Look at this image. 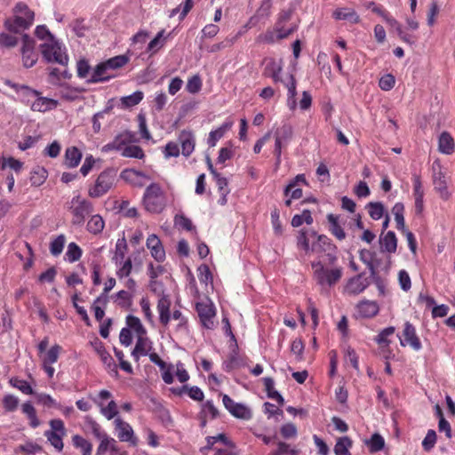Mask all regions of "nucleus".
Here are the masks:
<instances>
[{
    "label": "nucleus",
    "mask_w": 455,
    "mask_h": 455,
    "mask_svg": "<svg viewBox=\"0 0 455 455\" xmlns=\"http://www.w3.org/2000/svg\"><path fill=\"white\" fill-rule=\"evenodd\" d=\"M14 13H22L24 17L16 15L13 20L7 19L4 21L5 28L12 33H19L20 29L28 28L35 18V13L31 11L28 4L22 2L16 4L13 8Z\"/></svg>",
    "instance_id": "obj_1"
},
{
    "label": "nucleus",
    "mask_w": 455,
    "mask_h": 455,
    "mask_svg": "<svg viewBox=\"0 0 455 455\" xmlns=\"http://www.w3.org/2000/svg\"><path fill=\"white\" fill-rule=\"evenodd\" d=\"M41 53L46 63H59L67 66L68 63V56L62 52V44L54 36H51V41L40 45Z\"/></svg>",
    "instance_id": "obj_2"
},
{
    "label": "nucleus",
    "mask_w": 455,
    "mask_h": 455,
    "mask_svg": "<svg viewBox=\"0 0 455 455\" xmlns=\"http://www.w3.org/2000/svg\"><path fill=\"white\" fill-rule=\"evenodd\" d=\"M143 204L146 210L152 213H159L164 209V195L159 184L151 183L146 188Z\"/></svg>",
    "instance_id": "obj_3"
},
{
    "label": "nucleus",
    "mask_w": 455,
    "mask_h": 455,
    "mask_svg": "<svg viewBox=\"0 0 455 455\" xmlns=\"http://www.w3.org/2000/svg\"><path fill=\"white\" fill-rule=\"evenodd\" d=\"M312 268L314 269V277L317 284L322 287H331L337 283L342 276V268H327L321 261L312 262Z\"/></svg>",
    "instance_id": "obj_4"
},
{
    "label": "nucleus",
    "mask_w": 455,
    "mask_h": 455,
    "mask_svg": "<svg viewBox=\"0 0 455 455\" xmlns=\"http://www.w3.org/2000/svg\"><path fill=\"white\" fill-rule=\"evenodd\" d=\"M116 172L113 168H108L101 172L98 176L95 184L88 191L92 198H99L105 195L113 186L115 182Z\"/></svg>",
    "instance_id": "obj_5"
},
{
    "label": "nucleus",
    "mask_w": 455,
    "mask_h": 455,
    "mask_svg": "<svg viewBox=\"0 0 455 455\" xmlns=\"http://www.w3.org/2000/svg\"><path fill=\"white\" fill-rule=\"evenodd\" d=\"M49 425L51 428L44 432V436L58 451H62L63 437L67 435L64 422L60 419H53L50 420Z\"/></svg>",
    "instance_id": "obj_6"
},
{
    "label": "nucleus",
    "mask_w": 455,
    "mask_h": 455,
    "mask_svg": "<svg viewBox=\"0 0 455 455\" xmlns=\"http://www.w3.org/2000/svg\"><path fill=\"white\" fill-rule=\"evenodd\" d=\"M35 40L28 34L22 35V62L23 66L27 68L33 67L38 60V55L35 51Z\"/></svg>",
    "instance_id": "obj_7"
},
{
    "label": "nucleus",
    "mask_w": 455,
    "mask_h": 455,
    "mask_svg": "<svg viewBox=\"0 0 455 455\" xmlns=\"http://www.w3.org/2000/svg\"><path fill=\"white\" fill-rule=\"evenodd\" d=\"M196 310L200 318L202 325L206 329H212L214 326L213 318L215 316V307L212 301L197 302Z\"/></svg>",
    "instance_id": "obj_8"
},
{
    "label": "nucleus",
    "mask_w": 455,
    "mask_h": 455,
    "mask_svg": "<svg viewBox=\"0 0 455 455\" xmlns=\"http://www.w3.org/2000/svg\"><path fill=\"white\" fill-rule=\"evenodd\" d=\"M222 402L225 408L235 418L248 420L252 417L250 408L243 403H235L229 395H224Z\"/></svg>",
    "instance_id": "obj_9"
},
{
    "label": "nucleus",
    "mask_w": 455,
    "mask_h": 455,
    "mask_svg": "<svg viewBox=\"0 0 455 455\" xmlns=\"http://www.w3.org/2000/svg\"><path fill=\"white\" fill-rule=\"evenodd\" d=\"M117 436L121 442H128L132 446H137L138 438L134 435V432L131 425L120 418L115 419Z\"/></svg>",
    "instance_id": "obj_10"
},
{
    "label": "nucleus",
    "mask_w": 455,
    "mask_h": 455,
    "mask_svg": "<svg viewBox=\"0 0 455 455\" xmlns=\"http://www.w3.org/2000/svg\"><path fill=\"white\" fill-rule=\"evenodd\" d=\"M90 345L93 347L96 353L100 357L101 362L109 369L115 372V375H118L117 366L115 363L112 356L105 348V346L99 338H94L93 340L90 341Z\"/></svg>",
    "instance_id": "obj_11"
},
{
    "label": "nucleus",
    "mask_w": 455,
    "mask_h": 455,
    "mask_svg": "<svg viewBox=\"0 0 455 455\" xmlns=\"http://www.w3.org/2000/svg\"><path fill=\"white\" fill-rule=\"evenodd\" d=\"M71 210L73 214L72 224L80 226L84 224L86 216L92 212L93 206L90 201L83 199L78 205L71 207Z\"/></svg>",
    "instance_id": "obj_12"
},
{
    "label": "nucleus",
    "mask_w": 455,
    "mask_h": 455,
    "mask_svg": "<svg viewBox=\"0 0 455 455\" xmlns=\"http://www.w3.org/2000/svg\"><path fill=\"white\" fill-rule=\"evenodd\" d=\"M403 336V339H400L403 347L410 345L416 351L421 349V342L416 333V329L410 322L404 323Z\"/></svg>",
    "instance_id": "obj_13"
},
{
    "label": "nucleus",
    "mask_w": 455,
    "mask_h": 455,
    "mask_svg": "<svg viewBox=\"0 0 455 455\" xmlns=\"http://www.w3.org/2000/svg\"><path fill=\"white\" fill-rule=\"evenodd\" d=\"M147 247L150 250L151 256L158 262L165 259V251L161 240L156 235H150L146 242Z\"/></svg>",
    "instance_id": "obj_14"
},
{
    "label": "nucleus",
    "mask_w": 455,
    "mask_h": 455,
    "mask_svg": "<svg viewBox=\"0 0 455 455\" xmlns=\"http://www.w3.org/2000/svg\"><path fill=\"white\" fill-rule=\"evenodd\" d=\"M380 251L388 254L395 253L397 250V238L394 231L381 233L379 235Z\"/></svg>",
    "instance_id": "obj_15"
},
{
    "label": "nucleus",
    "mask_w": 455,
    "mask_h": 455,
    "mask_svg": "<svg viewBox=\"0 0 455 455\" xmlns=\"http://www.w3.org/2000/svg\"><path fill=\"white\" fill-rule=\"evenodd\" d=\"M369 285L370 282L368 278L364 277V273H360L349 279L347 289L349 293L359 294L363 291Z\"/></svg>",
    "instance_id": "obj_16"
},
{
    "label": "nucleus",
    "mask_w": 455,
    "mask_h": 455,
    "mask_svg": "<svg viewBox=\"0 0 455 455\" xmlns=\"http://www.w3.org/2000/svg\"><path fill=\"white\" fill-rule=\"evenodd\" d=\"M109 69L106 61L100 62L93 68L92 76L87 80L88 84L107 82L113 77L108 75Z\"/></svg>",
    "instance_id": "obj_17"
},
{
    "label": "nucleus",
    "mask_w": 455,
    "mask_h": 455,
    "mask_svg": "<svg viewBox=\"0 0 455 455\" xmlns=\"http://www.w3.org/2000/svg\"><path fill=\"white\" fill-rule=\"evenodd\" d=\"M134 135L130 132H125L121 134H118L116 136L114 140L106 146H104L103 149L105 151L108 150H116L121 151L123 148V146L132 143L133 141Z\"/></svg>",
    "instance_id": "obj_18"
},
{
    "label": "nucleus",
    "mask_w": 455,
    "mask_h": 455,
    "mask_svg": "<svg viewBox=\"0 0 455 455\" xmlns=\"http://www.w3.org/2000/svg\"><path fill=\"white\" fill-rule=\"evenodd\" d=\"M171 300L168 295L163 294L157 303V310L159 313L160 323L166 326L171 319L170 314Z\"/></svg>",
    "instance_id": "obj_19"
},
{
    "label": "nucleus",
    "mask_w": 455,
    "mask_h": 455,
    "mask_svg": "<svg viewBox=\"0 0 455 455\" xmlns=\"http://www.w3.org/2000/svg\"><path fill=\"white\" fill-rule=\"evenodd\" d=\"M120 178L124 180L126 182H129L134 186L137 187H143L144 183L138 180V178H145L147 180H149V176H148L146 173L137 171L134 169H124L120 173Z\"/></svg>",
    "instance_id": "obj_20"
},
{
    "label": "nucleus",
    "mask_w": 455,
    "mask_h": 455,
    "mask_svg": "<svg viewBox=\"0 0 455 455\" xmlns=\"http://www.w3.org/2000/svg\"><path fill=\"white\" fill-rule=\"evenodd\" d=\"M179 141L181 145L182 155L189 156L195 148V139L191 132L183 130L179 135Z\"/></svg>",
    "instance_id": "obj_21"
},
{
    "label": "nucleus",
    "mask_w": 455,
    "mask_h": 455,
    "mask_svg": "<svg viewBox=\"0 0 455 455\" xmlns=\"http://www.w3.org/2000/svg\"><path fill=\"white\" fill-rule=\"evenodd\" d=\"M206 440V445L202 447L200 449V451L204 453L205 451L212 450L213 445L218 444V441L224 443L226 446L229 447L230 449L235 450L236 445L235 443L228 438V436L225 434H219L215 436H207L205 438Z\"/></svg>",
    "instance_id": "obj_22"
},
{
    "label": "nucleus",
    "mask_w": 455,
    "mask_h": 455,
    "mask_svg": "<svg viewBox=\"0 0 455 455\" xmlns=\"http://www.w3.org/2000/svg\"><path fill=\"white\" fill-rule=\"evenodd\" d=\"M326 219L329 223V231L331 234L339 241L344 240L346 238V232L339 224V216L329 213L327 214Z\"/></svg>",
    "instance_id": "obj_23"
},
{
    "label": "nucleus",
    "mask_w": 455,
    "mask_h": 455,
    "mask_svg": "<svg viewBox=\"0 0 455 455\" xmlns=\"http://www.w3.org/2000/svg\"><path fill=\"white\" fill-rule=\"evenodd\" d=\"M317 241L312 243V251H337V246L331 242V240L325 235H315Z\"/></svg>",
    "instance_id": "obj_24"
},
{
    "label": "nucleus",
    "mask_w": 455,
    "mask_h": 455,
    "mask_svg": "<svg viewBox=\"0 0 455 455\" xmlns=\"http://www.w3.org/2000/svg\"><path fill=\"white\" fill-rule=\"evenodd\" d=\"M332 17L338 20H349L354 24L360 22L359 15L352 9L348 8H338L333 13Z\"/></svg>",
    "instance_id": "obj_25"
},
{
    "label": "nucleus",
    "mask_w": 455,
    "mask_h": 455,
    "mask_svg": "<svg viewBox=\"0 0 455 455\" xmlns=\"http://www.w3.org/2000/svg\"><path fill=\"white\" fill-rule=\"evenodd\" d=\"M359 315L364 318H371L379 313V306L374 301L364 300L357 305Z\"/></svg>",
    "instance_id": "obj_26"
},
{
    "label": "nucleus",
    "mask_w": 455,
    "mask_h": 455,
    "mask_svg": "<svg viewBox=\"0 0 455 455\" xmlns=\"http://www.w3.org/2000/svg\"><path fill=\"white\" fill-rule=\"evenodd\" d=\"M82 159V153L76 147L68 148L65 151L64 164L68 168L76 167Z\"/></svg>",
    "instance_id": "obj_27"
},
{
    "label": "nucleus",
    "mask_w": 455,
    "mask_h": 455,
    "mask_svg": "<svg viewBox=\"0 0 455 455\" xmlns=\"http://www.w3.org/2000/svg\"><path fill=\"white\" fill-rule=\"evenodd\" d=\"M433 182H434L435 189L436 191H438V193L440 194V196L443 200H448L450 197V193L448 192V189H447V183H446L445 177L441 171H439L438 172H435L434 174Z\"/></svg>",
    "instance_id": "obj_28"
},
{
    "label": "nucleus",
    "mask_w": 455,
    "mask_h": 455,
    "mask_svg": "<svg viewBox=\"0 0 455 455\" xmlns=\"http://www.w3.org/2000/svg\"><path fill=\"white\" fill-rule=\"evenodd\" d=\"M317 235V232L315 230H307L302 228L299 230V235L297 236V246L299 249L304 250L306 252L311 251V246L309 245V237Z\"/></svg>",
    "instance_id": "obj_29"
},
{
    "label": "nucleus",
    "mask_w": 455,
    "mask_h": 455,
    "mask_svg": "<svg viewBox=\"0 0 455 455\" xmlns=\"http://www.w3.org/2000/svg\"><path fill=\"white\" fill-rule=\"evenodd\" d=\"M438 148L443 154L451 155L453 153L454 140L447 132L441 133L438 141Z\"/></svg>",
    "instance_id": "obj_30"
},
{
    "label": "nucleus",
    "mask_w": 455,
    "mask_h": 455,
    "mask_svg": "<svg viewBox=\"0 0 455 455\" xmlns=\"http://www.w3.org/2000/svg\"><path fill=\"white\" fill-rule=\"evenodd\" d=\"M233 123L232 122H225L222 125H220L218 129L212 131L209 134L207 143L209 147L212 148L216 146V143L219 140H220L226 133L227 131H228L232 127Z\"/></svg>",
    "instance_id": "obj_31"
},
{
    "label": "nucleus",
    "mask_w": 455,
    "mask_h": 455,
    "mask_svg": "<svg viewBox=\"0 0 455 455\" xmlns=\"http://www.w3.org/2000/svg\"><path fill=\"white\" fill-rule=\"evenodd\" d=\"M57 106V101L45 97H38L32 104L31 109L33 111L45 112Z\"/></svg>",
    "instance_id": "obj_32"
},
{
    "label": "nucleus",
    "mask_w": 455,
    "mask_h": 455,
    "mask_svg": "<svg viewBox=\"0 0 455 455\" xmlns=\"http://www.w3.org/2000/svg\"><path fill=\"white\" fill-rule=\"evenodd\" d=\"M353 442L348 436H342L337 440L334 446L335 455H351L349 448L352 447Z\"/></svg>",
    "instance_id": "obj_33"
},
{
    "label": "nucleus",
    "mask_w": 455,
    "mask_h": 455,
    "mask_svg": "<svg viewBox=\"0 0 455 455\" xmlns=\"http://www.w3.org/2000/svg\"><path fill=\"white\" fill-rule=\"evenodd\" d=\"M365 208L370 217L374 220H380L386 212L384 204L380 202H370L366 204Z\"/></svg>",
    "instance_id": "obj_34"
},
{
    "label": "nucleus",
    "mask_w": 455,
    "mask_h": 455,
    "mask_svg": "<svg viewBox=\"0 0 455 455\" xmlns=\"http://www.w3.org/2000/svg\"><path fill=\"white\" fill-rule=\"evenodd\" d=\"M48 172L46 169L41 166L34 168L30 173V182L32 186L39 187L47 179Z\"/></svg>",
    "instance_id": "obj_35"
},
{
    "label": "nucleus",
    "mask_w": 455,
    "mask_h": 455,
    "mask_svg": "<svg viewBox=\"0 0 455 455\" xmlns=\"http://www.w3.org/2000/svg\"><path fill=\"white\" fill-rule=\"evenodd\" d=\"M121 152L122 156L124 157H132L137 159H143L145 157L144 151L140 146L130 145V143L123 146Z\"/></svg>",
    "instance_id": "obj_36"
},
{
    "label": "nucleus",
    "mask_w": 455,
    "mask_h": 455,
    "mask_svg": "<svg viewBox=\"0 0 455 455\" xmlns=\"http://www.w3.org/2000/svg\"><path fill=\"white\" fill-rule=\"evenodd\" d=\"M72 443L76 449L81 450L82 455H92V445L83 436L79 435H73Z\"/></svg>",
    "instance_id": "obj_37"
},
{
    "label": "nucleus",
    "mask_w": 455,
    "mask_h": 455,
    "mask_svg": "<svg viewBox=\"0 0 455 455\" xmlns=\"http://www.w3.org/2000/svg\"><path fill=\"white\" fill-rule=\"evenodd\" d=\"M105 222L101 216L96 214L92 216L87 223V230L94 235L100 234L104 228Z\"/></svg>",
    "instance_id": "obj_38"
},
{
    "label": "nucleus",
    "mask_w": 455,
    "mask_h": 455,
    "mask_svg": "<svg viewBox=\"0 0 455 455\" xmlns=\"http://www.w3.org/2000/svg\"><path fill=\"white\" fill-rule=\"evenodd\" d=\"M293 131L290 124H284L275 132V140L288 142L292 138Z\"/></svg>",
    "instance_id": "obj_39"
},
{
    "label": "nucleus",
    "mask_w": 455,
    "mask_h": 455,
    "mask_svg": "<svg viewBox=\"0 0 455 455\" xmlns=\"http://www.w3.org/2000/svg\"><path fill=\"white\" fill-rule=\"evenodd\" d=\"M371 453L381 451L385 446L384 438L378 433L371 435V439L366 442Z\"/></svg>",
    "instance_id": "obj_40"
},
{
    "label": "nucleus",
    "mask_w": 455,
    "mask_h": 455,
    "mask_svg": "<svg viewBox=\"0 0 455 455\" xmlns=\"http://www.w3.org/2000/svg\"><path fill=\"white\" fill-rule=\"evenodd\" d=\"M115 297L116 298L117 305L122 308L130 309L132 304V294L122 290L119 291Z\"/></svg>",
    "instance_id": "obj_41"
},
{
    "label": "nucleus",
    "mask_w": 455,
    "mask_h": 455,
    "mask_svg": "<svg viewBox=\"0 0 455 455\" xmlns=\"http://www.w3.org/2000/svg\"><path fill=\"white\" fill-rule=\"evenodd\" d=\"M143 92L137 91L131 95L121 98L122 105L124 108H132L138 105L143 100Z\"/></svg>",
    "instance_id": "obj_42"
},
{
    "label": "nucleus",
    "mask_w": 455,
    "mask_h": 455,
    "mask_svg": "<svg viewBox=\"0 0 455 455\" xmlns=\"http://www.w3.org/2000/svg\"><path fill=\"white\" fill-rule=\"evenodd\" d=\"M127 249L128 246L126 239L124 235L122 238L117 240L116 244V254L113 258V259L116 260V263L121 262L124 259Z\"/></svg>",
    "instance_id": "obj_43"
},
{
    "label": "nucleus",
    "mask_w": 455,
    "mask_h": 455,
    "mask_svg": "<svg viewBox=\"0 0 455 455\" xmlns=\"http://www.w3.org/2000/svg\"><path fill=\"white\" fill-rule=\"evenodd\" d=\"M66 243V237L64 235H59L53 241L50 243V251L53 256L60 255L64 248Z\"/></svg>",
    "instance_id": "obj_44"
},
{
    "label": "nucleus",
    "mask_w": 455,
    "mask_h": 455,
    "mask_svg": "<svg viewBox=\"0 0 455 455\" xmlns=\"http://www.w3.org/2000/svg\"><path fill=\"white\" fill-rule=\"evenodd\" d=\"M164 29H162L157 33V35L155 36L154 39H152L148 45V51L152 52H156L158 50H160L165 42V37H164Z\"/></svg>",
    "instance_id": "obj_45"
},
{
    "label": "nucleus",
    "mask_w": 455,
    "mask_h": 455,
    "mask_svg": "<svg viewBox=\"0 0 455 455\" xmlns=\"http://www.w3.org/2000/svg\"><path fill=\"white\" fill-rule=\"evenodd\" d=\"M129 57L126 54L117 55L106 60L109 69H118L129 61Z\"/></svg>",
    "instance_id": "obj_46"
},
{
    "label": "nucleus",
    "mask_w": 455,
    "mask_h": 455,
    "mask_svg": "<svg viewBox=\"0 0 455 455\" xmlns=\"http://www.w3.org/2000/svg\"><path fill=\"white\" fill-rule=\"evenodd\" d=\"M66 255L69 262H76L80 259L82 250L76 243L72 242L68 245Z\"/></svg>",
    "instance_id": "obj_47"
},
{
    "label": "nucleus",
    "mask_w": 455,
    "mask_h": 455,
    "mask_svg": "<svg viewBox=\"0 0 455 455\" xmlns=\"http://www.w3.org/2000/svg\"><path fill=\"white\" fill-rule=\"evenodd\" d=\"M10 383L12 384V386H13L14 387L20 390L23 394H26V395H34L35 394L33 388L26 380L20 379L18 378H12V379H11Z\"/></svg>",
    "instance_id": "obj_48"
},
{
    "label": "nucleus",
    "mask_w": 455,
    "mask_h": 455,
    "mask_svg": "<svg viewBox=\"0 0 455 455\" xmlns=\"http://www.w3.org/2000/svg\"><path fill=\"white\" fill-rule=\"evenodd\" d=\"M281 435L284 439L295 438L298 435L297 427L293 423H286L280 427Z\"/></svg>",
    "instance_id": "obj_49"
},
{
    "label": "nucleus",
    "mask_w": 455,
    "mask_h": 455,
    "mask_svg": "<svg viewBox=\"0 0 455 455\" xmlns=\"http://www.w3.org/2000/svg\"><path fill=\"white\" fill-rule=\"evenodd\" d=\"M435 442H436V433L435 430L429 429L422 442V447H423L424 451H430L434 448Z\"/></svg>",
    "instance_id": "obj_50"
},
{
    "label": "nucleus",
    "mask_w": 455,
    "mask_h": 455,
    "mask_svg": "<svg viewBox=\"0 0 455 455\" xmlns=\"http://www.w3.org/2000/svg\"><path fill=\"white\" fill-rule=\"evenodd\" d=\"M271 222L275 234L281 235L283 234V227L280 221V212L277 208H274L271 212Z\"/></svg>",
    "instance_id": "obj_51"
},
{
    "label": "nucleus",
    "mask_w": 455,
    "mask_h": 455,
    "mask_svg": "<svg viewBox=\"0 0 455 455\" xmlns=\"http://www.w3.org/2000/svg\"><path fill=\"white\" fill-rule=\"evenodd\" d=\"M281 71H282L281 64H277L274 59H269L264 68L263 76L269 77L272 75H274L275 72H281Z\"/></svg>",
    "instance_id": "obj_52"
},
{
    "label": "nucleus",
    "mask_w": 455,
    "mask_h": 455,
    "mask_svg": "<svg viewBox=\"0 0 455 455\" xmlns=\"http://www.w3.org/2000/svg\"><path fill=\"white\" fill-rule=\"evenodd\" d=\"M61 347L59 345L52 346L47 352L44 359V364H52L57 362Z\"/></svg>",
    "instance_id": "obj_53"
},
{
    "label": "nucleus",
    "mask_w": 455,
    "mask_h": 455,
    "mask_svg": "<svg viewBox=\"0 0 455 455\" xmlns=\"http://www.w3.org/2000/svg\"><path fill=\"white\" fill-rule=\"evenodd\" d=\"M77 76L80 78H85L90 73L91 66L87 60L81 59L76 63Z\"/></svg>",
    "instance_id": "obj_54"
},
{
    "label": "nucleus",
    "mask_w": 455,
    "mask_h": 455,
    "mask_svg": "<svg viewBox=\"0 0 455 455\" xmlns=\"http://www.w3.org/2000/svg\"><path fill=\"white\" fill-rule=\"evenodd\" d=\"M18 450L24 454L32 455L43 450L42 446L32 442H28L25 444L20 445Z\"/></svg>",
    "instance_id": "obj_55"
},
{
    "label": "nucleus",
    "mask_w": 455,
    "mask_h": 455,
    "mask_svg": "<svg viewBox=\"0 0 455 455\" xmlns=\"http://www.w3.org/2000/svg\"><path fill=\"white\" fill-rule=\"evenodd\" d=\"M4 408L7 411H14L19 405V399L12 395H6L3 399Z\"/></svg>",
    "instance_id": "obj_56"
},
{
    "label": "nucleus",
    "mask_w": 455,
    "mask_h": 455,
    "mask_svg": "<svg viewBox=\"0 0 455 455\" xmlns=\"http://www.w3.org/2000/svg\"><path fill=\"white\" fill-rule=\"evenodd\" d=\"M398 280L401 289L407 291L411 287V281L409 274L405 270H400L398 273Z\"/></svg>",
    "instance_id": "obj_57"
},
{
    "label": "nucleus",
    "mask_w": 455,
    "mask_h": 455,
    "mask_svg": "<svg viewBox=\"0 0 455 455\" xmlns=\"http://www.w3.org/2000/svg\"><path fill=\"white\" fill-rule=\"evenodd\" d=\"M202 81L199 76H193L187 84V90L190 93H196L201 90Z\"/></svg>",
    "instance_id": "obj_58"
},
{
    "label": "nucleus",
    "mask_w": 455,
    "mask_h": 455,
    "mask_svg": "<svg viewBox=\"0 0 455 455\" xmlns=\"http://www.w3.org/2000/svg\"><path fill=\"white\" fill-rule=\"evenodd\" d=\"M137 117H138L139 129H140L141 137L148 140H150L151 135L147 127V120H146L145 115L142 113H140Z\"/></svg>",
    "instance_id": "obj_59"
},
{
    "label": "nucleus",
    "mask_w": 455,
    "mask_h": 455,
    "mask_svg": "<svg viewBox=\"0 0 455 455\" xmlns=\"http://www.w3.org/2000/svg\"><path fill=\"white\" fill-rule=\"evenodd\" d=\"M395 332V327H387L382 330L379 334L376 337L375 340L379 345H388L390 341L387 339V337L392 335Z\"/></svg>",
    "instance_id": "obj_60"
},
{
    "label": "nucleus",
    "mask_w": 455,
    "mask_h": 455,
    "mask_svg": "<svg viewBox=\"0 0 455 455\" xmlns=\"http://www.w3.org/2000/svg\"><path fill=\"white\" fill-rule=\"evenodd\" d=\"M395 83V76L391 74H387L379 79V85L383 91H389L394 87Z\"/></svg>",
    "instance_id": "obj_61"
},
{
    "label": "nucleus",
    "mask_w": 455,
    "mask_h": 455,
    "mask_svg": "<svg viewBox=\"0 0 455 455\" xmlns=\"http://www.w3.org/2000/svg\"><path fill=\"white\" fill-rule=\"evenodd\" d=\"M175 225L182 228L187 231H191L195 228L192 221L184 215H176L174 218Z\"/></svg>",
    "instance_id": "obj_62"
},
{
    "label": "nucleus",
    "mask_w": 455,
    "mask_h": 455,
    "mask_svg": "<svg viewBox=\"0 0 455 455\" xmlns=\"http://www.w3.org/2000/svg\"><path fill=\"white\" fill-rule=\"evenodd\" d=\"M6 166H9L11 169L15 172H20L23 166V163L20 160L15 159L14 157H8L3 159V164L1 168L4 169Z\"/></svg>",
    "instance_id": "obj_63"
},
{
    "label": "nucleus",
    "mask_w": 455,
    "mask_h": 455,
    "mask_svg": "<svg viewBox=\"0 0 455 455\" xmlns=\"http://www.w3.org/2000/svg\"><path fill=\"white\" fill-rule=\"evenodd\" d=\"M101 413L108 419H111L118 413L117 405L115 401H110L107 407L101 408Z\"/></svg>",
    "instance_id": "obj_64"
}]
</instances>
